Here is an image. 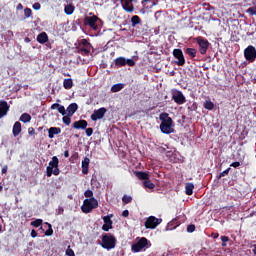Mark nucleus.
<instances>
[{
	"mask_svg": "<svg viewBox=\"0 0 256 256\" xmlns=\"http://www.w3.org/2000/svg\"><path fill=\"white\" fill-rule=\"evenodd\" d=\"M159 119L161 121L160 131L165 135H171V133L175 132L173 128V119L169 116L167 112H163L159 115Z\"/></svg>",
	"mask_w": 256,
	"mask_h": 256,
	"instance_id": "f257e3e1",
	"label": "nucleus"
},
{
	"mask_svg": "<svg viewBox=\"0 0 256 256\" xmlns=\"http://www.w3.org/2000/svg\"><path fill=\"white\" fill-rule=\"evenodd\" d=\"M100 245L102 249L111 251V249H115V247H117V238H115V235L111 233H105L102 235Z\"/></svg>",
	"mask_w": 256,
	"mask_h": 256,
	"instance_id": "f03ea898",
	"label": "nucleus"
},
{
	"mask_svg": "<svg viewBox=\"0 0 256 256\" xmlns=\"http://www.w3.org/2000/svg\"><path fill=\"white\" fill-rule=\"evenodd\" d=\"M60 173L61 170H59V158H57V156H53L52 160L46 167V175L47 177H51L52 175L57 177Z\"/></svg>",
	"mask_w": 256,
	"mask_h": 256,
	"instance_id": "7ed1b4c3",
	"label": "nucleus"
},
{
	"mask_svg": "<svg viewBox=\"0 0 256 256\" xmlns=\"http://www.w3.org/2000/svg\"><path fill=\"white\" fill-rule=\"evenodd\" d=\"M99 207V202L95 198L85 199L83 205L81 206L82 213H91L93 209Z\"/></svg>",
	"mask_w": 256,
	"mask_h": 256,
	"instance_id": "20e7f679",
	"label": "nucleus"
},
{
	"mask_svg": "<svg viewBox=\"0 0 256 256\" xmlns=\"http://www.w3.org/2000/svg\"><path fill=\"white\" fill-rule=\"evenodd\" d=\"M161 223H163V219L149 216L144 223V227H146V229H157V226L161 225Z\"/></svg>",
	"mask_w": 256,
	"mask_h": 256,
	"instance_id": "39448f33",
	"label": "nucleus"
},
{
	"mask_svg": "<svg viewBox=\"0 0 256 256\" xmlns=\"http://www.w3.org/2000/svg\"><path fill=\"white\" fill-rule=\"evenodd\" d=\"M196 43L199 47V51L202 55H207V51L209 50V40L199 36L196 38Z\"/></svg>",
	"mask_w": 256,
	"mask_h": 256,
	"instance_id": "423d86ee",
	"label": "nucleus"
},
{
	"mask_svg": "<svg viewBox=\"0 0 256 256\" xmlns=\"http://www.w3.org/2000/svg\"><path fill=\"white\" fill-rule=\"evenodd\" d=\"M147 245H149V240H147L145 237H142L140 240H138V242L132 245V251L133 253H140V251H143Z\"/></svg>",
	"mask_w": 256,
	"mask_h": 256,
	"instance_id": "0eeeda50",
	"label": "nucleus"
},
{
	"mask_svg": "<svg viewBox=\"0 0 256 256\" xmlns=\"http://www.w3.org/2000/svg\"><path fill=\"white\" fill-rule=\"evenodd\" d=\"M172 55L175 59H177L175 64L178 65V67H183V65H185V56L183 55V50L174 49Z\"/></svg>",
	"mask_w": 256,
	"mask_h": 256,
	"instance_id": "6e6552de",
	"label": "nucleus"
},
{
	"mask_svg": "<svg viewBox=\"0 0 256 256\" xmlns=\"http://www.w3.org/2000/svg\"><path fill=\"white\" fill-rule=\"evenodd\" d=\"M244 57L246 61L253 63L256 59V49L254 46L250 45L244 50Z\"/></svg>",
	"mask_w": 256,
	"mask_h": 256,
	"instance_id": "1a4fd4ad",
	"label": "nucleus"
},
{
	"mask_svg": "<svg viewBox=\"0 0 256 256\" xmlns=\"http://www.w3.org/2000/svg\"><path fill=\"white\" fill-rule=\"evenodd\" d=\"M172 100L176 102L177 105H183L187 103V99L185 98V95H183V92L179 90H174L172 92Z\"/></svg>",
	"mask_w": 256,
	"mask_h": 256,
	"instance_id": "9d476101",
	"label": "nucleus"
},
{
	"mask_svg": "<svg viewBox=\"0 0 256 256\" xmlns=\"http://www.w3.org/2000/svg\"><path fill=\"white\" fill-rule=\"evenodd\" d=\"M105 113H107V108L101 107L97 110H94L90 118L92 121H98V119H103V117H105Z\"/></svg>",
	"mask_w": 256,
	"mask_h": 256,
	"instance_id": "9b49d317",
	"label": "nucleus"
},
{
	"mask_svg": "<svg viewBox=\"0 0 256 256\" xmlns=\"http://www.w3.org/2000/svg\"><path fill=\"white\" fill-rule=\"evenodd\" d=\"M97 21H99V17L95 15L85 18V24L89 25V27H91V29H93L94 31H97V29H99V26H97Z\"/></svg>",
	"mask_w": 256,
	"mask_h": 256,
	"instance_id": "f8f14e48",
	"label": "nucleus"
},
{
	"mask_svg": "<svg viewBox=\"0 0 256 256\" xmlns=\"http://www.w3.org/2000/svg\"><path fill=\"white\" fill-rule=\"evenodd\" d=\"M122 8L126 13H133L135 11V6L133 5V0H121Z\"/></svg>",
	"mask_w": 256,
	"mask_h": 256,
	"instance_id": "ddd939ff",
	"label": "nucleus"
},
{
	"mask_svg": "<svg viewBox=\"0 0 256 256\" xmlns=\"http://www.w3.org/2000/svg\"><path fill=\"white\" fill-rule=\"evenodd\" d=\"M111 217H113V215L103 217L104 224L102 226V231L107 232L109 229H113V220H111Z\"/></svg>",
	"mask_w": 256,
	"mask_h": 256,
	"instance_id": "4468645a",
	"label": "nucleus"
},
{
	"mask_svg": "<svg viewBox=\"0 0 256 256\" xmlns=\"http://www.w3.org/2000/svg\"><path fill=\"white\" fill-rule=\"evenodd\" d=\"M8 111H9V104H7V101H1L0 102V119H2V117H5Z\"/></svg>",
	"mask_w": 256,
	"mask_h": 256,
	"instance_id": "2eb2a0df",
	"label": "nucleus"
},
{
	"mask_svg": "<svg viewBox=\"0 0 256 256\" xmlns=\"http://www.w3.org/2000/svg\"><path fill=\"white\" fill-rule=\"evenodd\" d=\"M87 120H78L72 124L73 129H87Z\"/></svg>",
	"mask_w": 256,
	"mask_h": 256,
	"instance_id": "dca6fc26",
	"label": "nucleus"
},
{
	"mask_svg": "<svg viewBox=\"0 0 256 256\" xmlns=\"http://www.w3.org/2000/svg\"><path fill=\"white\" fill-rule=\"evenodd\" d=\"M77 53L80 55H84L85 57H89V53H91V46H78Z\"/></svg>",
	"mask_w": 256,
	"mask_h": 256,
	"instance_id": "f3484780",
	"label": "nucleus"
},
{
	"mask_svg": "<svg viewBox=\"0 0 256 256\" xmlns=\"http://www.w3.org/2000/svg\"><path fill=\"white\" fill-rule=\"evenodd\" d=\"M77 109H79V105H77V103H71L66 109L67 115H69V117H73V115L77 113Z\"/></svg>",
	"mask_w": 256,
	"mask_h": 256,
	"instance_id": "a211bd4d",
	"label": "nucleus"
},
{
	"mask_svg": "<svg viewBox=\"0 0 256 256\" xmlns=\"http://www.w3.org/2000/svg\"><path fill=\"white\" fill-rule=\"evenodd\" d=\"M89 163H91V160L88 157H85L82 160V173H83V175H87L89 173Z\"/></svg>",
	"mask_w": 256,
	"mask_h": 256,
	"instance_id": "6ab92c4d",
	"label": "nucleus"
},
{
	"mask_svg": "<svg viewBox=\"0 0 256 256\" xmlns=\"http://www.w3.org/2000/svg\"><path fill=\"white\" fill-rule=\"evenodd\" d=\"M61 133V128L59 127H50L48 129V137L49 139H53L55 135H59Z\"/></svg>",
	"mask_w": 256,
	"mask_h": 256,
	"instance_id": "aec40b11",
	"label": "nucleus"
},
{
	"mask_svg": "<svg viewBox=\"0 0 256 256\" xmlns=\"http://www.w3.org/2000/svg\"><path fill=\"white\" fill-rule=\"evenodd\" d=\"M21 122L17 121L14 123L12 128V133L14 137H19V134L21 133Z\"/></svg>",
	"mask_w": 256,
	"mask_h": 256,
	"instance_id": "412c9836",
	"label": "nucleus"
},
{
	"mask_svg": "<svg viewBox=\"0 0 256 256\" xmlns=\"http://www.w3.org/2000/svg\"><path fill=\"white\" fill-rule=\"evenodd\" d=\"M36 39L38 43H40L41 45H45V43L49 41V36L45 32H41L40 34H38Z\"/></svg>",
	"mask_w": 256,
	"mask_h": 256,
	"instance_id": "4be33fe9",
	"label": "nucleus"
},
{
	"mask_svg": "<svg viewBox=\"0 0 256 256\" xmlns=\"http://www.w3.org/2000/svg\"><path fill=\"white\" fill-rule=\"evenodd\" d=\"M135 177L139 179L140 181H145L146 179H149V173L142 172V171H135L134 172Z\"/></svg>",
	"mask_w": 256,
	"mask_h": 256,
	"instance_id": "5701e85b",
	"label": "nucleus"
},
{
	"mask_svg": "<svg viewBox=\"0 0 256 256\" xmlns=\"http://www.w3.org/2000/svg\"><path fill=\"white\" fill-rule=\"evenodd\" d=\"M116 67H125L127 65V59L125 57H118L115 59Z\"/></svg>",
	"mask_w": 256,
	"mask_h": 256,
	"instance_id": "b1692460",
	"label": "nucleus"
},
{
	"mask_svg": "<svg viewBox=\"0 0 256 256\" xmlns=\"http://www.w3.org/2000/svg\"><path fill=\"white\" fill-rule=\"evenodd\" d=\"M124 87H125V84H123V83L114 84L111 87V92L112 93H119V91L123 90Z\"/></svg>",
	"mask_w": 256,
	"mask_h": 256,
	"instance_id": "393cba45",
	"label": "nucleus"
},
{
	"mask_svg": "<svg viewBox=\"0 0 256 256\" xmlns=\"http://www.w3.org/2000/svg\"><path fill=\"white\" fill-rule=\"evenodd\" d=\"M193 189H195V185L191 182L186 183L185 185V193L186 195H193Z\"/></svg>",
	"mask_w": 256,
	"mask_h": 256,
	"instance_id": "a878e982",
	"label": "nucleus"
},
{
	"mask_svg": "<svg viewBox=\"0 0 256 256\" xmlns=\"http://www.w3.org/2000/svg\"><path fill=\"white\" fill-rule=\"evenodd\" d=\"M180 223L177 218L173 219L171 222L168 223V229L170 231H173V229H177L179 227Z\"/></svg>",
	"mask_w": 256,
	"mask_h": 256,
	"instance_id": "bb28decb",
	"label": "nucleus"
},
{
	"mask_svg": "<svg viewBox=\"0 0 256 256\" xmlns=\"http://www.w3.org/2000/svg\"><path fill=\"white\" fill-rule=\"evenodd\" d=\"M185 53L191 57V59H195V57H197V49L195 48H186Z\"/></svg>",
	"mask_w": 256,
	"mask_h": 256,
	"instance_id": "cd10ccee",
	"label": "nucleus"
},
{
	"mask_svg": "<svg viewBox=\"0 0 256 256\" xmlns=\"http://www.w3.org/2000/svg\"><path fill=\"white\" fill-rule=\"evenodd\" d=\"M63 87H64V89H67V90L72 89L73 88V79H71V78L64 79Z\"/></svg>",
	"mask_w": 256,
	"mask_h": 256,
	"instance_id": "c85d7f7f",
	"label": "nucleus"
},
{
	"mask_svg": "<svg viewBox=\"0 0 256 256\" xmlns=\"http://www.w3.org/2000/svg\"><path fill=\"white\" fill-rule=\"evenodd\" d=\"M19 121H21L22 123H31V116L29 113H23L20 118Z\"/></svg>",
	"mask_w": 256,
	"mask_h": 256,
	"instance_id": "c756f323",
	"label": "nucleus"
},
{
	"mask_svg": "<svg viewBox=\"0 0 256 256\" xmlns=\"http://www.w3.org/2000/svg\"><path fill=\"white\" fill-rule=\"evenodd\" d=\"M64 13L66 15H73V13H75V6L71 4L66 5L64 8Z\"/></svg>",
	"mask_w": 256,
	"mask_h": 256,
	"instance_id": "7c9ffc66",
	"label": "nucleus"
},
{
	"mask_svg": "<svg viewBox=\"0 0 256 256\" xmlns=\"http://www.w3.org/2000/svg\"><path fill=\"white\" fill-rule=\"evenodd\" d=\"M131 25L132 27H137V25H141V18L137 15L132 16Z\"/></svg>",
	"mask_w": 256,
	"mask_h": 256,
	"instance_id": "2f4dec72",
	"label": "nucleus"
},
{
	"mask_svg": "<svg viewBox=\"0 0 256 256\" xmlns=\"http://www.w3.org/2000/svg\"><path fill=\"white\" fill-rule=\"evenodd\" d=\"M204 109H207L208 111H213V109H215V104L211 100H206L204 102Z\"/></svg>",
	"mask_w": 256,
	"mask_h": 256,
	"instance_id": "473e14b6",
	"label": "nucleus"
},
{
	"mask_svg": "<svg viewBox=\"0 0 256 256\" xmlns=\"http://www.w3.org/2000/svg\"><path fill=\"white\" fill-rule=\"evenodd\" d=\"M143 185L146 189H155V184L149 178L143 181Z\"/></svg>",
	"mask_w": 256,
	"mask_h": 256,
	"instance_id": "72a5a7b5",
	"label": "nucleus"
},
{
	"mask_svg": "<svg viewBox=\"0 0 256 256\" xmlns=\"http://www.w3.org/2000/svg\"><path fill=\"white\" fill-rule=\"evenodd\" d=\"M131 201H133V197H131V196L124 195L122 197V202L124 203V205H129V203H131Z\"/></svg>",
	"mask_w": 256,
	"mask_h": 256,
	"instance_id": "f704fd0d",
	"label": "nucleus"
},
{
	"mask_svg": "<svg viewBox=\"0 0 256 256\" xmlns=\"http://www.w3.org/2000/svg\"><path fill=\"white\" fill-rule=\"evenodd\" d=\"M46 225H48V229L45 231L46 237H51L53 235V227L51 226L50 223L46 222Z\"/></svg>",
	"mask_w": 256,
	"mask_h": 256,
	"instance_id": "c9c22d12",
	"label": "nucleus"
},
{
	"mask_svg": "<svg viewBox=\"0 0 256 256\" xmlns=\"http://www.w3.org/2000/svg\"><path fill=\"white\" fill-rule=\"evenodd\" d=\"M71 117L72 116H69V114L63 116L62 121L64 125H71Z\"/></svg>",
	"mask_w": 256,
	"mask_h": 256,
	"instance_id": "e433bc0d",
	"label": "nucleus"
},
{
	"mask_svg": "<svg viewBox=\"0 0 256 256\" xmlns=\"http://www.w3.org/2000/svg\"><path fill=\"white\" fill-rule=\"evenodd\" d=\"M78 47H91V43H89L87 39H82L80 40Z\"/></svg>",
	"mask_w": 256,
	"mask_h": 256,
	"instance_id": "4c0bfd02",
	"label": "nucleus"
},
{
	"mask_svg": "<svg viewBox=\"0 0 256 256\" xmlns=\"http://www.w3.org/2000/svg\"><path fill=\"white\" fill-rule=\"evenodd\" d=\"M33 15V10L31 8H25L24 9V16L26 19H29Z\"/></svg>",
	"mask_w": 256,
	"mask_h": 256,
	"instance_id": "58836bf2",
	"label": "nucleus"
},
{
	"mask_svg": "<svg viewBox=\"0 0 256 256\" xmlns=\"http://www.w3.org/2000/svg\"><path fill=\"white\" fill-rule=\"evenodd\" d=\"M32 227H41L43 225V220L41 219H36L31 222Z\"/></svg>",
	"mask_w": 256,
	"mask_h": 256,
	"instance_id": "ea45409f",
	"label": "nucleus"
},
{
	"mask_svg": "<svg viewBox=\"0 0 256 256\" xmlns=\"http://www.w3.org/2000/svg\"><path fill=\"white\" fill-rule=\"evenodd\" d=\"M58 113H60V115H63V116L67 115V110H65V106L60 105L58 107Z\"/></svg>",
	"mask_w": 256,
	"mask_h": 256,
	"instance_id": "a19ab883",
	"label": "nucleus"
},
{
	"mask_svg": "<svg viewBox=\"0 0 256 256\" xmlns=\"http://www.w3.org/2000/svg\"><path fill=\"white\" fill-rule=\"evenodd\" d=\"M220 239L222 241V247H227V242H229V238L227 236H221Z\"/></svg>",
	"mask_w": 256,
	"mask_h": 256,
	"instance_id": "79ce46f5",
	"label": "nucleus"
},
{
	"mask_svg": "<svg viewBox=\"0 0 256 256\" xmlns=\"http://www.w3.org/2000/svg\"><path fill=\"white\" fill-rule=\"evenodd\" d=\"M229 171H231V168H227L223 172H221L218 176V179H221L222 177H225L226 175H229Z\"/></svg>",
	"mask_w": 256,
	"mask_h": 256,
	"instance_id": "37998d69",
	"label": "nucleus"
},
{
	"mask_svg": "<svg viewBox=\"0 0 256 256\" xmlns=\"http://www.w3.org/2000/svg\"><path fill=\"white\" fill-rule=\"evenodd\" d=\"M249 15H256V6L250 7L246 10Z\"/></svg>",
	"mask_w": 256,
	"mask_h": 256,
	"instance_id": "c03bdc74",
	"label": "nucleus"
},
{
	"mask_svg": "<svg viewBox=\"0 0 256 256\" xmlns=\"http://www.w3.org/2000/svg\"><path fill=\"white\" fill-rule=\"evenodd\" d=\"M66 255L67 256H75V251H73V249H71V246H68V248L66 249Z\"/></svg>",
	"mask_w": 256,
	"mask_h": 256,
	"instance_id": "a18cd8bd",
	"label": "nucleus"
},
{
	"mask_svg": "<svg viewBox=\"0 0 256 256\" xmlns=\"http://www.w3.org/2000/svg\"><path fill=\"white\" fill-rule=\"evenodd\" d=\"M84 197H87L89 199H93V191L86 190L85 193H84Z\"/></svg>",
	"mask_w": 256,
	"mask_h": 256,
	"instance_id": "49530a36",
	"label": "nucleus"
},
{
	"mask_svg": "<svg viewBox=\"0 0 256 256\" xmlns=\"http://www.w3.org/2000/svg\"><path fill=\"white\" fill-rule=\"evenodd\" d=\"M187 231L188 233H193L195 232V224H190L187 226Z\"/></svg>",
	"mask_w": 256,
	"mask_h": 256,
	"instance_id": "de8ad7c7",
	"label": "nucleus"
},
{
	"mask_svg": "<svg viewBox=\"0 0 256 256\" xmlns=\"http://www.w3.org/2000/svg\"><path fill=\"white\" fill-rule=\"evenodd\" d=\"M126 65H128L129 67H135V60L127 59L126 60Z\"/></svg>",
	"mask_w": 256,
	"mask_h": 256,
	"instance_id": "09e8293b",
	"label": "nucleus"
},
{
	"mask_svg": "<svg viewBox=\"0 0 256 256\" xmlns=\"http://www.w3.org/2000/svg\"><path fill=\"white\" fill-rule=\"evenodd\" d=\"M32 7L35 11H39V9H41V4L39 2H36L33 4Z\"/></svg>",
	"mask_w": 256,
	"mask_h": 256,
	"instance_id": "8fccbe9b",
	"label": "nucleus"
},
{
	"mask_svg": "<svg viewBox=\"0 0 256 256\" xmlns=\"http://www.w3.org/2000/svg\"><path fill=\"white\" fill-rule=\"evenodd\" d=\"M64 211L63 207L59 206L56 210V215H63Z\"/></svg>",
	"mask_w": 256,
	"mask_h": 256,
	"instance_id": "3c124183",
	"label": "nucleus"
},
{
	"mask_svg": "<svg viewBox=\"0 0 256 256\" xmlns=\"http://www.w3.org/2000/svg\"><path fill=\"white\" fill-rule=\"evenodd\" d=\"M86 135L87 137H91L93 135V128H86Z\"/></svg>",
	"mask_w": 256,
	"mask_h": 256,
	"instance_id": "603ef678",
	"label": "nucleus"
},
{
	"mask_svg": "<svg viewBox=\"0 0 256 256\" xmlns=\"http://www.w3.org/2000/svg\"><path fill=\"white\" fill-rule=\"evenodd\" d=\"M230 167H234L235 169H237V167H241V163L240 162H233L230 164Z\"/></svg>",
	"mask_w": 256,
	"mask_h": 256,
	"instance_id": "864d4df0",
	"label": "nucleus"
},
{
	"mask_svg": "<svg viewBox=\"0 0 256 256\" xmlns=\"http://www.w3.org/2000/svg\"><path fill=\"white\" fill-rule=\"evenodd\" d=\"M28 135H31V136L35 135V128L33 127L28 128Z\"/></svg>",
	"mask_w": 256,
	"mask_h": 256,
	"instance_id": "5fc2aeb1",
	"label": "nucleus"
},
{
	"mask_svg": "<svg viewBox=\"0 0 256 256\" xmlns=\"http://www.w3.org/2000/svg\"><path fill=\"white\" fill-rule=\"evenodd\" d=\"M60 105L61 104H59V103H54V104L51 105V109L52 110L59 109Z\"/></svg>",
	"mask_w": 256,
	"mask_h": 256,
	"instance_id": "6e6d98bb",
	"label": "nucleus"
},
{
	"mask_svg": "<svg viewBox=\"0 0 256 256\" xmlns=\"http://www.w3.org/2000/svg\"><path fill=\"white\" fill-rule=\"evenodd\" d=\"M188 109L191 111H197V104L196 103L192 104V106L188 107Z\"/></svg>",
	"mask_w": 256,
	"mask_h": 256,
	"instance_id": "4d7b16f0",
	"label": "nucleus"
},
{
	"mask_svg": "<svg viewBox=\"0 0 256 256\" xmlns=\"http://www.w3.org/2000/svg\"><path fill=\"white\" fill-rule=\"evenodd\" d=\"M31 237L33 238V239H35V237H37V231H35V229H33L32 231H31Z\"/></svg>",
	"mask_w": 256,
	"mask_h": 256,
	"instance_id": "13d9d810",
	"label": "nucleus"
},
{
	"mask_svg": "<svg viewBox=\"0 0 256 256\" xmlns=\"http://www.w3.org/2000/svg\"><path fill=\"white\" fill-rule=\"evenodd\" d=\"M122 217H129V210H124L122 212Z\"/></svg>",
	"mask_w": 256,
	"mask_h": 256,
	"instance_id": "bf43d9fd",
	"label": "nucleus"
},
{
	"mask_svg": "<svg viewBox=\"0 0 256 256\" xmlns=\"http://www.w3.org/2000/svg\"><path fill=\"white\" fill-rule=\"evenodd\" d=\"M17 10H18V11L23 10V4L19 3V4L17 5Z\"/></svg>",
	"mask_w": 256,
	"mask_h": 256,
	"instance_id": "052dcab7",
	"label": "nucleus"
},
{
	"mask_svg": "<svg viewBox=\"0 0 256 256\" xmlns=\"http://www.w3.org/2000/svg\"><path fill=\"white\" fill-rule=\"evenodd\" d=\"M77 157H79V154L78 153H74L71 158H70V161L71 159H77Z\"/></svg>",
	"mask_w": 256,
	"mask_h": 256,
	"instance_id": "680f3d73",
	"label": "nucleus"
},
{
	"mask_svg": "<svg viewBox=\"0 0 256 256\" xmlns=\"http://www.w3.org/2000/svg\"><path fill=\"white\" fill-rule=\"evenodd\" d=\"M7 169H8L7 166H4V167L2 168V174H3V175H5V173H7Z\"/></svg>",
	"mask_w": 256,
	"mask_h": 256,
	"instance_id": "e2e57ef3",
	"label": "nucleus"
},
{
	"mask_svg": "<svg viewBox=\"0 0 256 256\" xmlns=\"http://www.w3.org/2000/svg\"><path fill=\"white\" fill-rule=\"evenodd\" d=\"M64 157L67 159L69 157V150L64 151Z\"/></svg>",
	"mask_w": 256,
	"mask_h": 256,
	"instance_id": "0e129e2a",
	"label": "nucleus"
},
{
	"mask_svg": "<svg viewBox=\"0 0 256 256\" xmlns=\"http://www.w3.org/2000/svg\"><path fill=\"white\" fill-rule=\"evenodd\" d=\"M212 237H213V239L219 238V233H212Z\"/></svg>",
	"mask_w": 256,
	"mask_h": 256,
	"instance_id": "69168bd1",
	"label": "nucleus"
},
{
	"mask_svg": "<svg viewBox=\"0 0 256 256\" xmlns=\"http://www.w3.org/2000/svg\"><path fill=\"white\" fill-rule=\"evenodd\" d=\"M252 247H253L252 253H253L254 255H256V244L252 245Z\"/></svg>",
	"mask_w": 256,
	"mask_h": 256,
	"instance_id": "338daca9",
	"label": "nucleus"
},
{
	"mask_svg": "<svg viewBox=\"0 0 256 256\" xmlns=\"http://www.w3.org/2000/svg\"><path fill=\"white\" fill-rule=\"evenodd\" d=\"M149 1H151V0H142L141 4L145 5V3H149Z\"/></svg>",
	"mask_w": 256,
	"mask_h": 256,
	"instance_id": "774afa93",
	"label": "nucleus"
}]
</instances>
